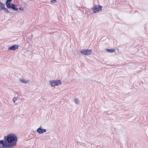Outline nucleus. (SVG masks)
<instances>
[{"label":"nucleus","instance_id":"obj_1","mask_svg":"<svg viewBox=\"0 0 148 148\" xmlns=\"http://www.w3.org/2000/svg\"><path fill=\"white\" fill-rule=\"evenodd\" d=\"M4 139L8 148H12L16 146L17 141V136L14 134H9L4 137Z\"/></svg>","mask_w":148,"mask_h":148},{"label":"nucleus","instance_id":"obj_2","mask_svg":"<svg viewBox=\"0 0 148 148\" xmlns=\"http://www.w3.org/2000/svg\"><path fill=\"white\" fill-rule=\"evenodd\" d=\"M12 0H6L5 5L8 9H12L14 11H17L18 9L17 6L13 3H10Z\"/></svg>","mask_w":148,"mask_h":148},{"label":"nucleus","instance_id":"obj_15","mask_svg":"<svg viewBox=\"0 0 148 148\" xmlns=\"http://www.w3.org/2000/svg\"><path fill=\"white\" fill-rule=\"evenodd\" d=\"M33 37V35L32 34H31L30 36L29 37V39H30L31 40Z\"/></svg>","mask_w":148,"mask_h":148},{"label":"nucleus","instance_id":"obj_10","mask_svg":"<svg viewBox=\"0 0 148 148\" xmlns=\"http://www.w3.org/2000/svg\"><path fill=\"white\" fill-rule=\"evenodd\" d=\"M18 94H16L15 95V97L13 98V99H12V101L14 103H15V101L16 100H17V98H18Z\"/></svg>","mask_w":148,"mask_h":148},{"label":"nucleus","instance_id":"obj_8","mask_svg":"<svg viewBox=\"0 0 148 148\" xmlns=\"http://www.w3.org/2000/svg\"><path fill=\"white\" fill-rule=\"evenodd\" d=\"M18 45H12L9 48L8 50L14 51L18 48Z\"/></svg>","mask_w":148,"mask_h":148},{"label":"nucleus","instance_id":"obj_9","mask_svg":"<svg viewBox=\"0 0 148 148\" xmlns=\"http://www.w3.org/2000/svg\"><path fill=\"white\" fill-rule=\"evenodd\" d=\"M4 10L5 12L6 13H11L10 12L8 11V9H7L6 8H5V6H4L1 10Z\"/></svg>","mask_w":148,"mask_h":148},{"label":"nucleus","instance_id":"obj_17","mask_svg":"<svg viewBox=\"0 0 148 148\" xmlns=\"http://www.w3.org/2000/svg\"><path fill=\"white\" fill-rule=\"evenodd\" d=\"M19 9L21 10H23L24 9V8L23 7H21L19 8Z\"/></svg>","mask_w":148,"mask_h":148},{"label":"nucleus","instance_id":"obj_4","mask_svg":"<svg viewBox=\"0 0 148 148\" xmlns=\"http://www.w3.org/2000/svg\"><path fill=\"white\" fill-rule=\"evenodd\" d=\"M102 6L99 5H95L94 7L92 8L91 9L94 13L98 12L102 10Z\"/></svg>","mask_w":148,"mask_h":148},{"label":"nucleus","instance_id":"obj_3","mask_svg":"<svg viewBox=\"0 0 148 148\" xmlns=\"http://www.w3.org/2000/svg\"><path fill=\"white\" fill-rule=\"evenodd\" d=\"M49 83L52 87H54L61 84L62 82L60 80H57L50 81Z\"/></svg>","mask_w":148,"mask_h":148},{"label":"nucleus","instance_id":"obj_6","mask_svg":"<svg viewBox=\"0 0 148 148\" xmlns=\"http://www.w3.org/2000/svg\"><path fill=\"white\" fill-rule=\"evenodd\" d=\"M0 148H8L5 140H0Z\"/></svg>","mask_w":148,"mask_h":148},{"label":"nucleus","instance_id":"obj_5","mask_svg":"<svg viewBox=\"0 0 148 148\" xmlns=\"http://www.w3.org/2000/svg\"><path fill=\"white\" fill-rule=\"evenodd\" d=\"M80 52L84 55L89 56L91 54L92 51L91 49H83L80 51Z\"/></svg>","mask_w":148,"mask_h":148},{"label":"nucleus","instance_id":"obj_14","mask_svg":"<svg viewBox=\"0 0 148 148\" xmlns=\"http://www.w3.org/2000/svg\"><path fill=\"white\" fill-rule=\"evenodd\" d=\"M4 6H5V5L4 4L2 3L0 1V10H1Z\"/></svg>","mask_w":148,"mask_h":148},{"label":"nucleus","instance_id":"obj_12","mask_svg":"<svg viewBox=\"0 0 148 148\" xmlns=\"http://www.w3.org/2000/svg\"><path fill=\"white\" fill-rule=\"evenodd\" d=\"M106 50L108 52L111 53L114 51H115V49H106Z\"/></svg>","mask_w":148,"mask_h":148},{"label":"nucleus","instance_id":"obj_13","mask_svg":"<svg viewBox=\"0 0 148 148\" xmlns=\"http://www.w3.org/2000/svg\"><path fill=\"white\" fill-rule=\"evenodd\" d=\"M74 101L75 103L76 104H79V100L77 98H75L74 99Z\"/></svg>","mask_w":148,"mask_h":148},{"label":"nucleus","instance_id":"obj_7","mask_svg":"<svg viewBox=\"0 0 148 148\" xmlns=\"http://www.w3.org/2000/svg\"><path fill=\"white\" fill-rule=\"evenodd\" d=\"M45 129H42V126H40V127L37 130V132L39 134H42L46 132Z\"/></svg>","mask_w":148,"mask_h":148},{"label":"nucleus","instance_id":"obj_16","mask_svg":"<svg viewBox=\"0 0 148 148\" xmlns=\"http://www.w3.org/2000/svg\"><path fill=\"white\" fill-rule=\"evenodd\" d=\"M51 2L52 3H55L57 2L56 0H51Z\"/></svg>","mask_w":148,"mask_h":148},{"label":"nucleus","instance_id":"obj_11","mask_svg":"<svg viewBox=\"0 0 148 148\" xmlns=\"http://www.w3.org/2000/svg\"><path fill=\"white\" fill-rule=\"evenodd\" d=\"M19 80L21 82L24 83H26L29 82L28 80H25L23 79H20Z\"/></svg>","mask_w":148,"mask_h":148}]
</instances>
